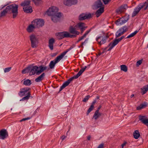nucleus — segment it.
Returning <instances> with one entry per match:
<instances>
[{
  "label": "nucleus",
  "mask_w": 148,
  "mask_h": 148,
  "mask_svg": "<svg viewBox=\"0 0 148 148\" xmlns=\"http://www.w3.org/2000/svg\"><path fill=\"white\" fill-rule=\"evenodd\" d=\"M18 6L15 4H13L7 6L5 9L1 12L0 17L5 16L7 13L13 14L12 17L15 18L18 14Z\"/></svg>",
  "instance_id": "f257e3e1"
},
{
  "label": "nucleus",
  "mask_w": 148,
  "mask_h": 148,
  "mask_svg": "<svg viewBox=\"0 0 148 148\" xmlns=\"http://www.w3.org/2000/svg\"><path fill=\"white\" fill-rule=\"evenodd\" d=\"M35 28H36V27L32 22V24L29 25L27 28V30L28 32L31 33L32 32Z\"/></svg>",
  "instance_id": "b1692460"
},
{
  "label": "nucleus",
  "mask_w": 148,
  "mask_h": 148,
  "mask_svg": "<svg viewBox=\"0 0 148 148\" xmlns=\"http://www.w3.org/2000/svg\"><path fill=\"white\" fill-rule=\"evenodd\" d=\"M146 118H147V117H146L145 116H142L141 115H140L139 116V120L142 122L144 120L146 119Z\"/></svg>",
  "instance_id": "ea45409f"
},
{
  "label": "nucleus",
  "mask_w": 148,
  "mask_h": 148,
  "mask_svg": "<svg viewBox=\"0 0 148 148\" xmlns=\"http://www.w3.org/2000/svg\"><path fill=\"white\" fill-rule=\"evenodd\" d=\"M142 123L148 126V118H146Z\"/></svg>",
  "instance_id": "a18cd8bd"
},
{
  "label": "nucleus",
  "mask_w": 148,
  "mask_h": 148,
  "mask_svg": "<svg viewBox=\"0 0 148 148\" xmlns=\"http://www.w3.org/2000/svg\"><path fill=\"white\" fill-rule=\"evenodd\" d=\"M90 136H88L87 137V139L88 140H90Z\"/></svg>",
  "instance_id": "052dcab7"
},
{
  "label": "nucleus",
  "mask_w": 148,
  "mask_h": 148,
  "mask_svg": "<svg viewBox=\"0 0 148 148\" xmlns=\"http://www.w3.org/2000/svg\"><path fill=\"white\" fill-rule=\"evenodd\" d=\"M128 19V17H123L117 19L115 21V23L117 25H121L126 23Z\"/></svg>",
  "instance_id": "9b49d317"
},
{
  "label": "nucleus",
  "mask_w": 148,
  "mask_h": 148,
  "mask_svg": "<svg viewBox=\"0 0 148 148\" xmlns=\"http://www.w3.org/2000/svg\"><path fill=\"white\" fill-rule=\"evenodd\" d=\"M87 28V27H84L83 28H81L80 29L81 30V33H82L85 30V29Z\"/></svg>",
  "instance_id": "3c124183"
},
{
  "label": "nucleus",
  "mask_w": 148,
  "mask_h": 148,
  "mask_svg": "<svg viewBox=\"0 0 148 148\" xmlns=\"http://www.w3.org/2000/svg\"><path fill=\"white\" fill-rule=\"evenodd\" d=\"M30 2L29 0H25L21 4V5L23 7V9L25 12L30 13L32 12V8L30 5Z\"/></svg>",
  "instance_id": "39448f33"
},
{
  "label": "nucleus",
  "mask_w": 148,
  "mask_h": 148,
  "mask_svg": "<svg viewBox=\"0 0 148 148\" xmlns=\"http://www.w3.org/2000/svg\"><path fill=\"white\" fill-rule=\"evenodd\" d=\"M31 81L30 79H25L23 80V84L24 85L27 86H29L31 84Z\"/></svg>",
  "instance_id": "2f4dec72"
},
{
  "label": "nucleus",
  "mask_w": 148,
  "mask_h": 148,
  "mask_svg": "<svg viewBox=\"0 0 148 148\" xmlns=\"http://www.w3.org/2000/svg\"><path fill=\"white\" fill-rule=\"evenodd\" d=\"M147 106V104L146 102H144L143 103L140 104L139 106H138L136 109L137 110H140L141 109L146 107Z\"/></svg>",
  "instance_id": "cd10ccee"
},
{
  "label": "nucleus",
  "mask_w": 148,
  "mask_h": 148,
  "mask_svg": "<svg viewBox=\"0 0 148 148\" xmlns=\"http://www.w3.org/2000/svg\"><path fill=\"white\" fill-rule=\"evenodd\" d=\"M105 52V51H103L102 52H99L98 53V55L99 56H100V55H101V54H103Z\"/></svg>",
  "instance_id": "4d7b16f0"
},
{
  "label": "nucleus",
  "mask_w": 148,
  "mask_h": 148,
  "mask_svg": "<svg viewBox=\"0 0 148 148\" xmlns=\"http://www.w3.org/2000/svg\"><path fill=\"white\" fill-rule=\"evenodd\" d=\"M3 9L1 7L0 8V10H2Z\"/></svg>",
  "instance_id": "338daca9"
},
{
  "label": "nucleus",
  "mask_w": 148,
  "mask_h": 148,
  "mask_svg": "<svg viewBox=\"0 0 148 148\" xmlns=\"http://www.w3.org/2000/svg\"><path fill=\"white\" fill-rule=\"evenodd\" d=\"M128 7L126 4H124L121 5L116 10V12L118 14H120L127 8Z\"/></svg>",
  "instance_id": "a211bd4d"
},
{
  "label": "nucleus",
  "mask_w": 148,
  "mask_h": 148,
  "mask_svg": "<svg viewBox=\"0 0 148 148\" xmlns=\"http://www.w3.org/2000/svg\"><path fill=\"white\" fill-rule=\"evenodd\" d=\"M86 68V66H84V67L82 68L76 75L71 77L70 79H69L67 81L64 83L60 87V88L59 91H61L63 89L67 86L71 82L73 81L74 79L77 78L84 71Z\"/></svg>",
  "instance_id": "f03ea898"
},
{
  "label": "nucleus",
  "mask_w": 148,
  "mask_h": 148,
  "mask_svg": "<svg viewBox=\"0 0 148 148\" xmlns=\"http://www.w3.org/2000/svg\"><path fill=\"white\" fill-rule=\"evenodd\" d=\"M134 138L136 139H137L140 136V134L138 130H135L133 133Z\"/></svg>",
  "instance_id": "7c9ffc66"
},
{
  "label": "nucleus",
  "mask_w": 148,
  "mask_h": 148,
  "mask_svg": "<svg viewBox=\"0 0 148 148\" xmlns=\"http://www.w3.org/2000/svg\"><path fill=\"white\" fill-rule=\"evenodd\" d=\"M72 49V48L71 47H70L66 51L62 53L60 55L58 56L54 60V61H51L49 65L50 68L51 69H53L56 64L60 61L63 58L65 54Z\"/></svg>",
  "instance_id": "20e7f679"
},
{
  "label": "nucleus",
  "mask_w": 148,
  "mask_h": 148,
  "mask_svg": "<svg viewBox=\"0 0 148 148\" xmlns=\"http://www.w3.org/2000/svg\"><path fill=\"white\" fill-rule=\"evenodd\" d=\"M146 2L148 3V0H147Z\"/></svg>",
  "instance_id": "774afa93"
},
{
  "label": "nucleus",
  "mask_w": 148,
  "mask_h": 148,
  "mask_svg": "<svg viewBox=\"0 0 148 148\" xmlns=\"http://www.w3.org/2000/svg\"><path fill=\"white\" fill-rule=\"evenodd\" d=\"M142 63V61L141 60H139L138 61L136 62V66H138L140 65Z\"/></svg>",
  "instance_id": "09e8293b"
},
{
  "label": "nucleus",
  "mask_w": 148,
  "mask_h": 148,
  "mask_svg": "<svg viewBox=\"0 0 148 148\" xmlns=\"http://www.w3.org/2000/svg\"><path fill=\"white\" fill-rule=\"evenodd\" d=\"M29 75H35L36 73L37 75V72L38 71V67L36 66L32 67L29 66Z\"/></svg>",
  "instance_id": "dca6fc26"
},
{
  "label": "nucleus",
  "mask_w": 148,
  "mask_h": 148,
  "mask_svg": "<svg viewBox=\"0 0 148 148\" xmlns=\"http://www.w3.org/2000/svg\"><path fill=\"white\" fill-rule=\"evenodd\" d=\"M141 93L142 95L145 94L148 90V85H147L144 86L141 88Z\"/></svg>",
  "instance_id": "c756f323"
},
{
  "label": "nucleus",
  "mask_w": 148,
  "mask_h": 148,
  "mask_svg": "<svg viewBox=\"0 0 148 148\" xmlns=\"http://www.w3.org/2000/svg\"><path fill=\"white\" fill-rule=\"evenodd\" d=\"M30 68V67H28L27 68L24 69L22 71V73H23L25 74L27 73H28L29 72V69Z\"/></svg>",
  "instance_id": "4c0bfd02"
},
{
  "label": "nucleus",
  "mask_w": 148,
  "mask_h": 148,
  "mask_svg": "<svg viewBox=\"0 0 148 148\" xmlns=\"http://www.w3.org/2000/svg\"><path fill=\"white\" fill-rule=\"evenodd\" d=\"M125 37V36H121L120 38H118V39L120 42L121 40H122L123 38H124Z\"/></svg>",
  "instance_id": "864d4df0"
},
{
  "label": "nucleus",
  "mask_w": 148,
  "mask_h": 148,
  "mask_svg": "<svg viewBox=\"0 0 148 148\" xmlns=\"http://www.w3.org/2000/svg\"><path fill=\"white\" fill-rule=\"evenodd\" d=\"M8 136V132L6 130L2 129L0 131V139L4 140Z\"/></svg>",
  "instance_id": "4468645a"
},
{
  "label": "nucleus",
  "mask_w": 148,
  "mask_h": 148,
  "mask_svg": "<svg viewBox=\"0 0 148 148\" xmlns=\"http://www.w3.org/2000/svg\"><path fill=\"white\" fill-rule=\"evenodd\" d=\"M134 96V94H132V95L131 96H130V97L131 98H132V97H133Z\"/></svg>",
  "instance_id": "e2e57ef3"
},
{
  "label": "nucleus",
  "mask_w": 148,
  "mask_h": 148,
  "mask_svg": "<svg viewBox=\"0 0 148 148\" xmlns=\"http://www.w3.org/2000/svg\"><path fill=\"white\" fill-rule=\"evenodd\" d=\"M104 145L103 144H101L99 145L97 148H103Z\"/></svg>",
  "instance_id": "603ef678"
},
{
  "label": "nucleus",
  "mask_w": 148,
  "mask_h": 148,
  "mask_svg": "<svg viewBox=\"0 0 148 148\" xmlns=\"http://www.w3.org/2000/svg\"><path fill=\"white\" fill-rule=\"evenodd\" d=\"M55 42V40L53 38H52L49 40L48 46L50 49L51 50L53 49V45Z\"/></svg>",
  "instance_id": "5701e85b"
},
{
  "label": "nucleus",
  "mask_w": 148,
  "mask_h": 148,
  "mask_svg": "<svg viewBox=\"0 0 148 148\" xmlns=\"http://www.w3.org/2000/svg\"><path fill=\"white\" fill-rule=\"evenodd\" d=\"M119 42V41L118 39H116L114 40L113 43L111 42L108 45V47H110L108 51H110L115 45H117Z\"/></svg>",
  "instance_id": "412c9836"
},
{
  "label": "nucleus",
  "mask_w": 148,
  "mask_h": 148,
  "mask_svg": "<svg viewBox=\"0 0 148 148\" xmlns=\"http://www.w3.org/2000/svg\"><path fill=\"white\" fill-rule=\"evenodd\" d=\"M91 30V29H90L86 31L83 36L81 37H79V38L80 39V40H82L84 39L86 37L87 35L90 32Z\"/></svg>",
  "instance_id": "72a5a7b5"
},
{
  "label": "nucleus",
  "mask_w": 148,
  "mask_h": 148,
  "mask_svg": "<svg viewBox=\"0 0 148 148\" xmlns=\"http://www.w3.org/2000/svg\"><path fill=\"white\" fill-rule=\"evenodd\" d=\"M128 30L127 26L125 25L120 28L116 32L115 36L116 38H118L123 35Z\"/></svg>",
  "instance_id": "0eeeda50"
},
{
  "label": "nucleus",
  "mask_w": 148,
  "mask_h": 148,
  "mask_svg": "<svg viewBox=\"0 0 148 148\" xmlns=\"http://www.w3.org/2000/svg\"><path fill=\"white\" fill-rule=\"evenodd\" d=\"M31 95H26L22 99H21L20 100V101H24L25 100H27L29 99L30 96Z\"/></svg>",
  "instance_id": "e433bc0d"
},
{
  "label": "nucleus",
  "mask_w": 148,
  "mask_h": 148,
  "mask_svg": "<svg viewBox=\"0 0 148 148\" xmlns=\"http://www.w3.org/2000/svg\"><path fill=\"white\" fill-rule=\"evenodd\" d=\"M105 4H107L111 0H102Z\"/></svg>",
  "instance_id": "8fccbe9b"
},
{
  "label": "nucleus",
  "mask_w": 148,
  "mask_h": 148,
  "mask_svg": "<svg viewBox=\"0 0 148 148\" xmlns=\"http://www.w3.org/2000/svg\"><path fill=\"white\" fill-rule=\"evenodd\" d=\"M121 70L124 72H126L127 71V68L125 65H122L120 66Z\"/></svg>",
  "instance_id": "f704fd0d"
},
{
  "label": "nucleus",
  "mask_w": 148,
  "mask_h": 148,
  "mask_svg": "<svg viewBox=\"0 0 148 148\" xmlns=\"http://www.w3.org/2000/svg\"><path fill=\"white\" fill-rule=\"evenodd\" d=\"M96 103V100H94V101L92 102V104H91V105H93V106H94V105Z\"/></svg>",
  "instance_id": "13d9d810"
},
{
  "label": "nucleus",
  "mask_w": 148,
  "mask_h": 148,
  "mask_svg": "<svg viewBox=\"0 0 148 148\" xmlns=\"http://www.w3.org/2000/svg\"><path fill=\"white\" fill-rule=\"evenodd\" d=\"M97 99H99V97H98V96H97Z\"/></svg>",
  "instance_id": "69168bd1"
},
{
  "label": "nucleus",
  "mask_w": 148,
  "mask_h": 148,
  "mask_svg": "<svg viewBox=\"0 0 148 148\" xmlns=\"http://www.w3.org/2000/svg\"><path fill=\"white\" fill-rule=\"evenodd\" d=\"M77 3V0H64V3L66 6H71L76 4Z\"/></svg>",
  "instance_id": "f3484780"
},
{
  "label": "nucleus",
  "mask_w": 148,
  "mask_h": 148,
  "mask_svg": "<svg viewBox=\"0 0 148 148\" xmlns=\"http://www.w3.org/2000/svg\"><path fill=\"white\" fill-rule=\"evenodd\" d=\"M91 16V14H85L82 13L79 16V19L80 20H83L90 18Z\"/></svg>",
  "instance_id": "aec40b11"
},
{
  "label": "nucleus",
  "mask_w": 148,
  "mask_h": 148,
  "mask_svg": "<svg viewBox=\"0 0 148 148\" xmlns=\"http://www.w3.org/2000/svg\"><path fill=\"white\" fill-rule=\"evenodd\" d=\"M77 29V27H76V25L74 27L71 26L69 27V31L71 34L78 35L79 34V32L76 30V29Z\"/></svg>",
  "instance_id": "6ab92c4d"
},
{
  "label": "nucleus",
  "mask_w": 148,
  "mask_h": 148,
  "mask_svg": "<svg viewBox=\"0 0 148 148\" xmlns=\"http://www.w3.org/2000/svg\"><path fill=\"white\" fill-rule=\"evenodd\" d=\"M85 24L84 23L80 22L78 23L76 25V27H77V29L78 28H79L80 29H81L84 27H86V26H85Z\"/></svg>",
  "instance_id": "473e14b6"
},
{
  "label": "nucleus",
  "mask_w": 148,
  "mask_h": 148,
  "mask_svg": "<svg viewBox=\"0 0 148 148\" xmlns=\"http://www.w3.org/2000/svg\"><path fill=\"white\" fill-rule=\"evenodd\" d=\"M35 4L38 5L41 3V0H32Z\"/></svg>",
  "instance_id": "79ce46f5"
},
{
  "label": "nucleus",
  "mask_w": 148,
  "mask_h": 148,
  "mask_svg": "<svg viewBox=\"0 0 148 148\" xmlns=\"http://www.w3.org/2000/svg\"><path fill=\"white\" fill-rule=\"evenodd\" d=\"M58 9L55 6H51L50 8L47 11V14L49 16L57 14H58Z\"/></svg>",
  "instance_id": "6e6552de"
},
{
  "label": "nucleus",
  "mask_w": 148,
  "mask_h": 148,
  "mask_svg": "<svg viewBox=\"0 0 148 148\" xmlns=\"http://www.w3.org/2000/svg\"><path fill=\"white\" fill-rule=\"evenodd\" d=\"M126 143H127L126 142H125L123 144H122L121 145L122 148H123L124 146H125L126 145Z\"/></svg>",
  "instance_id": "5fc2aeb1"
},
{
  "label": "nucleus",
  "mask_w": 148,
  "mask_h": 148,
  "mask_svg": "<svg viewBox=\"0 0 148 148\" xmlns=\"http://www.w3.org/2000/svg\"><path fill=\"white\" fill-rule=\"evenodd\" d=\"M30 40L31 42V46L32 48H35L38 42V40L35 35L32 34L29 36Z\"/></svg>",
  "instance_id": "1a4fd4ad"
},
{
  "label": "nucleus",
  "mask_w": 148,
  "mask_h": 148,
  "mask_svg": "<svg viewBox=\"0 0 148 148\" xmlns=\"http://www.w3.org/2000/svg\"><path fill=\"white\" fill-rule=\"evenodd\" d=\"M45 75V73H42L38 77L35 79V81L37 82H41L44 79Z\"/></svg>",
  "instance_id": "393cba45"
},
{
  "label": "nucleus",
  "mask_w": 148,
  "mask_h": 148,
  "mask_svg": "<svg viewBox=\"0 0 148 148\" xmlns=\"http://www.w3.org/2000/svg\"><path fill=\"white\" fill-rule=\"evenodd\" d=\"M101 108V106H100L98 108V109L96 111H97V112H99V110Z\"/></svg>",
  "instance_id": "bf43d9fd"
},
{
  "label": "nucleus",
  "mask_w": 148,
  "mask_h": 148,
  "mask_svg": "<svg viewBox=\"0 0 148 148\" xmlns=\"http://www.w3.org/2000/svg\"><path fill=\"white\" fill-rule=\"evenodd\" d=\"M101 114L97 111H95L93 116V118H94L95 120H97L101 116Z\"/></svg>",
  "instance_id": "c85d7f7f"
},
{
  "label": "nucleus",
  "mask_w": 148,
  "mask_h": 148,
  "mask_svg": "<svg viewBox=\"0 0 148 148\" xmlns=\"http://www.w3.org/2000/svg\"><path fill=\"white\" fill-rule=\"evenodd\" d=\"M11 69V67H8V68H6L4 69V72L5 73L8 72L10 71Z\"/></svg>",
  "instance_id": "c03bdc74"
},
{
  "label": "nucleus",
  "mask_w": 148,
  "mask_h": 148,
  "mask_svg": "<svg viewBox=\"0 0 148 148\" xmlns=\"http://www.w3.org/2000/svg\"><path fill=\"white\" fill-rule=\"evenodd\" d=\"M66 137L65 136H62L61 137V138L62 139V140H63L64 139L66 138Z\"/></svg>",
  "instance_id": "6e6d98bb"
},
{
  "label": "nucleus",
  "mask_w": 148,
  "mask_h": 148,
  "mask_svg": "<svg viewBox=\"0 0 148 148\" xmlns=\"http://www.w3.org/2000/svg\"><path fill=\"white\" fill-rule=\"evenodd\" d=\"M94 108V106H93V105H91L88 110L87 112V115H88L89 113H90L91 111Z\"/></svg>",
  "instance_id": "a19ab883"
},
{
  "label": "nucleus",
  "mask_w": 148,
  "mask_h": 148,
  "mask_svg": "<svg viewBox=\"0 0 148 148\" xmlns=\"http://www.w3.org/2000/svg\"><path fill=\"white\" fill-rule=\"evenodd\" d=\"M31 119V118L30 117H28L25 118H23L21 120H20V122H21L22 121H25L26 120H27L30 119Z\"/></svg>",
  "instance_id": "49530a36"
},
{
  "label": "nucleus",
  "mask_w": 148,
  "mask_h": 148,
  "mask_svg": "<svg viewBox=\"0 0 148 148\" xmlns=\"http://www.w3.org/2000/svg\"><path fill=\"white\" fill-rule=\"evenodd\" d=\"M102 38L103 36H100L97 37L96 39V40L98 42V44L100 45L106 42V40L108 38V36H105L102 38L101 41H99V40Z\"/></svg>",
  "instance_id": "f8f14e48"
},
{
  "label": "nucleus",
  "mask_w": 148,
  "mask_h": 148,
  "mask_svg": "<svg viewBox=\"0 0 148 148\" xmlns=\"http://www.w3.org/2000/svg\"><path fill=\"white\" fill-rule=\"evenodd\" d=\"M6 6V5H2L1 6V7L2 8V9L5 6Z\"/></svg>",
  "instance_id": "680f3d73"
},
{
  "label": "nucleus",
  "mask_w": 148,
  "mask_h": 148,
  "mask_svg": "<svg viewBox=\"0 0 148 148\" xmlns=\"http://www.w3.org/2000/svg\"><path fill=\"white\" fill-rule=\"evenodd\" d=\"M32 23L34 24L36 28H38L43 26L44 25V22L42 19H37L32 21Z\"/></svg>",
  "instance_id": "9d476101"
},
{
  "label": "nucleus",
  "mask_w": 148,
  "mask_h": 148,
  "mask_svg": "<svg viewBox=\"0 0 148 148\" xmlns=\"http://www.w3.org/2000/svg\"><path fill=\"white\" fill-rule=\"evenodd\" d=\"M68 32H60L56 34V35L59 39H62L65 37L68 38Z\"/></svg>",
  "instance_id": "ddd939ff"
},
{
  "label": "nucleus",
  "mask_w": 148,
  "mask_h": 148,
  "mask_svg": "<svg viewBox=\"0 0 148 148\" xmlns=\"http://www.w3.org/2000/svg\"><path fill=\"white\" fill-rule=\"evenodd\" d=\"M40 69L37 71V75H39L41 74L44 71L47 69V67L46 66H39Z\"/></svg>",
  "instance_id": "bb28decb"
},
{
  "label": "nucleus",
  "mask_w": 148,
  "mask_h": 148,
  "mask_svg": "<svg viewBox=\"0 0 148 148\" xmlns=\"http://www.w3.org/2000/svg\"><path fill=\"white\" fill-rule=\"evenodd\" d=\"M90 97V95H88L86 96L84 99L82 101L84 102H86L88 100L89 98Z\"/></svg>",
  "instance_id": "37998d69"
},
{
  "label": "nucleus",
  "mask_w": 148,
  "mask_h": 148,
  "mask_svg": "<svg viewBox=\"0 0 148 148\" xmlns=\"http://www.w3.org/2000/svg\"><path fill=\"white\" fill-rule=\"evenodd\" d=\"M68 33L69 34L68 36V37H70V38H73L75 37L76 36V35L74 34V35H70V34L68 32Z\"/></svg>",
  "instance_id": "de8ad7c7"
},
{
  "label": "nucleus",
  "mask_w": 148,
  "mask_h": 148,
  "mask_svg": "<svg viewBox=\"0 0 148 148\" xmlns=\"http://www.w3.org/2000/svg\"><path fill=\"white\" fill-rule=\"evenodd\" d=\"M51 19L54 23H56L58 21L62 16V14L61 13H58L57 14L51 15Z\"/></svg>",
  "instance_id": "2eb2a0df"
},
{
  "label": "nucleus",
  "mask_w": 148,
  "mask_h": 148,
  "mask_svg": "<svg viewBox=\"0 0 148 148\" xmlns=\"http://www.w3.org/2000/svg\"><path fill=\"white\" fill-rule=\"evenodd\" d=\"M30 88L29 87H25L21 88L18 93V95L20 97H22L28 95H31L30 90Z\"/></svg>",
  "instance_id": "423d86ee"
},
{
  "label": "nucleus",
  "mask_w": 148,
  "mask_h": 148,
  "mask_svg": "<svg viewBox=\"0 0 148 148\" xmlns=\"http://www.w3.org/2000/svg\"><path fill=\"white\" fill-rule=\"evenodd\" d=\"M93 8L94 9H97L99 8L96 12L95 15L97 17H99L104 12V7L103 6V4L100 0H98L95 2L93 5Z\"/></svg>",
  "instance_id": "7ed1b4c3"
},
{
  "label": "nucleus",
  "mask_w": 148,
  "mask_h": 148,
  "mask_svg": "<svg viewBox=\"0 0 148 148\" xmlns=\"http://www.w3.org/2000/svg\"><path fill=\"white\" fill-rule=\"evenodd\" d=\"M141 9L139 5H138L134 8V11L132 14V17H134L136 16L138 13Z\"/></svg>",
  "instance_id": "4be33fe9"
},
{
  "label": "nucleus",
  "mask_w": 148,
  "mask_h": 148,
  "mask_svg": "<svg viewBox=\"0 0 148 148\" xmlns=\"http://www.w3.org/2000/svg\"><path fill=\"white\" fill-rule=\"evenodd\" d=\"M138 32V31L136 30L134 32L132 33L129 35L126 38H129L134 37Z\"/></svg>",
  "instance_id": "c9c22d12"
},
{
  "label": "nucleus",
  "mask_w": 148,
  "mask_h": 148,
  "mask_svg": "<svg viewBox=\"0 0 148 148\" xmlns=\"http://www.w3.org/2000/svg\"><path fill=\"white\" fill-rule=\"evenodd\" d=\"M139 5L140 8L142 9L143 8H144V10H146L148 7V3L146 2H145L143 3H141L139 4Z\"/></svg>",
  "instance_id": "a878e982"
},
{
  "label": "nucleus",
  "mask_w": 148,
  "mask_h": 148,
  "mask_svg": "<svg viewBox=\"0 0 148 148\" xmlns=\"http://www.w3.org/2000/svg\"><path fill=\"white\" fill-rule=\"evenodd\" d=\"M88 40V38H86L84 42H83L82 43L81 45L80 46H79V48H80V47L83 48V47H84L83 45L84 44H86V43H87Z\"/></svg>",
  "instance_id": "58836bf2"
},
{
  "label": "nucleus",
  "mask_w": 148,
  "mask_h": 148,
  "mask_svg": "<svg viewBox=\"0 0 148 148\" xmlns=\"http://www.w3.org/2000/svg\"><path fill=\"white\" fill-rule=\"evenodd\" d=\"M80 41H81V40H80V39L79 38H78V40L77 41V43H78V42H79Z\"/></svg>",
  "instance_id": "0e129e2a"
}]
</instances>
